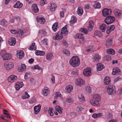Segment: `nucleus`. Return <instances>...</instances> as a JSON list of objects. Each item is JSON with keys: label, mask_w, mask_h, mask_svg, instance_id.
I'll return each instance as SVG.
<instances>
[{"label": "nucleus", "mask_w": 122, "mask_h": 122, "mask_svg": "<svg viewBox=\"0 0 122 122\" xmlns=\"http://www.w3.org/2000/svg\"><path fill=\"white\" fill-rule=\"evenodd\" d=\"M23 5V4L20 1L17 2L14 5L13 7L14 8L19 9L22 7Z\"/></svg>", "instance_id": "obj_27"}, {"label": "nucleus", "mask_w": 122, "mask_h": 122, "mask_svg": "<svg viewBox=\"0 0 122 122\" xmlns=\"http://www.w3.org/2000/svg\"><path fill=\"white\" fill-rule=\"evenodd\" d=\"M76 18L74 15L72 16L71 17V20L70 21V23L71 25H73L76 22Z\"/></svg>", "instance_id": "obj_25"}, {"label": "nucleus", "mask_w": 122, "mask_h": 122, "mask_svg": "<svg viewBox=\"0 0 122 122\" xmlns=\"http://www.w3.org/2000/svg\"><path fill=\"white\" fill-rule=\"evenodd\" d=\"M112 11L111 9H105L102 11V14L105 17H107L111 15Z\"/></svg>", "instance_id": "obj_5"}, {"label": "nucleus", "mask_w": 122, "mask_h": 122, "mask_svg": "<svg viewBox=\"0 0 122 122\" xmlns=\"http://www.w3.org/2000/svg\"><path fill=\"white\" fill-rule=\"evenodd\" d=\"M61 94L60 92H56L55 95L54 97L55 99H57L59 97L61 96Z\"/></svg>", "instance_id": "obj_51"}, {"label": "nucleus", "mask_w": 122, "mask_h": 122, "mask_svg": "<svg viewBox=\"0 0 122 122\" xmlns=\"http://www.w3.org/2000/svg\"><path fill=\"white\" fill-rule=\"evenodd\" d=\"M100 97L99 95L98 94H95L93 96V98L92 99L98 100L99 101L100 100Z\"/></svg>", "instance_id": "obj_45"}, {"label": "nucleus", "mask_w": 122, "mask_h": 122, "mask_svg": "<svg viewBox=\"0 0 122 122\" xmlns=\"http://www.w3.org/2000/svg\"><path fill=\"white\" fill-rule=\"evenodd\" d=\"M78 96L79 99L81 102H85V98L83 95L80 94Z\"/></svg>", "instance_id": "obj_36"}, {"label": "nucleus", "mask_w": 122, "mask_h": 122, "mask_svg": "<svg viewBox=\"0 0 122 122\" xmlns=\"http://www.w3.org/2000/svg\"><path fill=\"white\" fill-rule=\"evenodd\" d=\"M102 114L101 113H99L98 114L94 113L92 116V117L94 118H96L100 117H101L102 116Z\"/></svg>", "instance_id": "obj_47"}, {"label": "nucleus", "mask_w": 122, "mask_h": 122, "mask_svg": "<svg viewBox=\"0 0 122 122\" xmlns=\"http://www.w3.org/2000/svg\"><path fill=\"white\" fill-rule=\"evenodd\" d=\"M63 53L67 56H69L70 54V51L68 49H65L62 51Z\"/></svg>", "instance_id": "obj_46"}, {"label": "nucleus", "mask_w": 122, "mask_h": 122, "mask_svg": "<svg viewBox=\"0 0 122 122\" xmlns=\"http://www.w3.org/2000/svg\"><path fill=\"white\" fill-rule=\"evenodd\" d=\"M83 73L85 76H88L91 75V68H87L84 69Z\"/></svg>", "instance_id": "obj_10"}, {"label": "nucleus", "mask_w": 122, "mask_h": 122, "mask_svg": "<svg viewBox=\"0 0 122 122\" xmlns=\"http://www.w3.org/2000/svg\"><path fill=\"white\" fill-rule=\"evenodd\" d=\"M57 7L56 4L53 3H51L50 7V10L51 11H54L55 10V9Z\"/></svg>", "instance_id": "obj_26"}, {"label": "nucleus", "mask_w": 122, "mask_h": 122, "mask_svg": "<svg viewBox=\"0 0 122 122\" xmlns=\"http://www.w3.org/2000/svg\"><path fill=\"white\" fill-rule=\"evenodd\" d=\"M73 89V86L71 85H69L66 87L67 91L69 92Z\"/></svg>", "instance_id": "obj_48"}, {"label": "nucleus", "mask_w": 122, "mask_h": 122, "mask_svg": "<svg viewBox=\"0 0 122 122\" xmlns=\"http://www.w3.org/2000/svg\"><path fill=\"white\" fill-rule=\"evenodd\" d=\"M99 101L98 100L92 99L90 100V103L91 105L93 106H99Z\"/></svg>", "instance_id": "obj_16"}, {"label": "nucleus", "mask_w": 122, "mask_h": 122, "mask_svg": "<svg viewBox=\"0 0 122 122\" xmlns=\"http://www.w3.org/2000/svg\"><path fill=\"white\" fill-rule=\"evenodd\" d=\"M11 57V55L10 54L6 53L2 56L3 60L6 61L10 59Z\"/></svg>", "instance_id": "obj_21"}, {"label": "nucleus", "mask_w": 122, "mask_h": 122, "mask_svg": "<svg viewBox=\"0 0 122 122\" xmlns=\"http://www.w3.org/2000/svg\"><path fill=\"white\" fill-rule=\"evenodd\" d=\"M84 9H85L88 10L90 8V5L88 4H85L84 5Z\"/></svg>", "instance_id": "obj_61"}, {"label": "nucleus", "mask_w": 122, "mask_h": 122, "mask_svg": "<svg viewBox=\"0 0 122 122\" xmlns=\"http://www.w3.org/2000/svg\"><path fill=\"white\" fill-rule=\"evenodd\" d=\"M94 23L92 21H90L89 22L88 25L87 27V29L89 31L92 30L93 28Z\"/></svg>", "instance_id": "obj_20"}, {"label": "nucleus", "mask_w": 122, "mask_h": 122, "mask_svg": "<svg viewBox=\"0 0 122 122\" xmlns=\"http://www.w3.org/2000/svg\"><path fill=\"white\" fill-rule=\"evenodd\" d=\"M107 91L108 94L111 95H113L116 92L115 87L112 85H110L108 86Z\"/></svg>", "instance_id": "obj_2"}, {"label": "nucleus", "mask_w": 122, "mask_h": 122, "mask_svg": "<svg viewBox=\"0 0 122 122\" xmlns=\"http://www.w3.org/2000/svg\"><path fill=\"white\" fill-rule=\"evenodd\" d=\"M24 53L23 51L18 50L17 51V56L20 59H22L24 57Z\"/></svg>", "instance_id": "obj_12"}, {"label": "nucleus", "mask_w": 122, "mask_h": 122, "mask_svg": "<svg viewBox=\"0 0 122 122\" xmlns=\"http://www.w3.org/2000/svg\"><path fill=\"white\" fill-rule=\"evenodd\" d=\"M107 25L105 24H102L100 26V29L103 32H104L107 28Z\"/></svg>", "instance_id": "obj_42"}, {"label": "nucleus", "mask_w": 122, "mask_h": 122, "mask_svg": "<svg viewBox=\"0 0 122 122\" xmlns=\"http://www.w3.org/2000/svg\"><path fill=\"white\" fill-rule=\"evenodd\" d=\"M42 94L45 96H47L50 92V90L48 88L45 87L42 90Z\"/></svg>", "instance_id": "obj_19"}, {"label": "nucleus", "mask_w": 122, "mask_h": 122, "mask_svg": "<svg viewBox=\"0 0 122 122\" xmlns=\"http://www.w3.org/2000/svg\"><path fill=\"white\" fill-rule=\"evenodd\" d=\"M75 38H80L82 40L81 41H79V43L81 44L83 43L84 41V35L82 34L79 33L76 34L75 36Z\"/></svg>", "instance_id": "obj_9"}, {"label": "nucleus", "mask_w": 122, "mask_h": 122, "mask_svg": "<svg viewBox=\"0 0 122 122\" xmlns=\"http://www.w3.org/2000/svg\"><path fill=\"white\" fill-rule=\"evenodd\" d=\"M56 110L59 113L61 114L62 113L63 109L60 106H57L55 107Z\"/></svg>", "instance_id": "obj_40"}, {"label": "nucleus", "mask_w": 122, "mask_h": 122, "mask_svg": "<svg viewBox=\"0 0 122 122\" xmlns=\"http://www.w3.org/2000/svg\"><path fill=\"white\" fill-rule=\"evenodd\" d=\"M112 42V40L111 39H107L106 43V47L108 48L111 46Z\"/></svg>", "instance_id": "obj_33"}, {"label": "nucleus", "mask_w": 122, "mask_h": 122, "mask_svg": "<svg viewBox=\"0 0 122 122\" xmlns=\"http://www.w3.org/2000/svg\"><path fill=\"white\" fill-rule=\"evenodd\" d=\"M97 70L99 71H101L104 68V66L101 63H98L97 65Z\"/></svg>", "instance_id": "obj_29"}, {"label": "nucleus", "mask_w": 122, "mask_h": 122, "mask_svg": "<svg viewBox=\"0 0 122 122\" xmlns=\"http://www.w3.org/2000/svg\"><path fill=\"white\" fill-rule=\"evenodd\" d=\"M47 41V39L45 38L42 41V43L44 45H46L48 44Z\"/></svg>", "instance_id": "obj_59"}, {"label": "nucleus", "mask_w": 122, "mask_h": 122, "mask_svg": "<svg viewBox=\"0 0 122 122\" xmlns=\"http://www.w3.org/2000/svg\"><path fill=\"white\" fill-rule=\"evenodd\" d=\"M115 20V18L114 16H109L106 18L105 21L107 24H109L113 23Z\"/></svg>", "instance_id": "obj_3"}, {"label": "nucleus", "mask_w": 122, "mask_h": 122, "mask_svg": "<svg viewBox=\"0 0 122 122\" xmlns=\"http://www.w3.org/2000/svg\"><path fill=\"white\" fill-rule=\"evenodd\" d=\"M107 27L111 31H112L115 28V26L114 25H112L108 26Z\"/></svg>", "instance_id": "obj_54"}, {"label": "nucleus", "mask_w": 122, "mask_h": 122, "mask_svg": "<svg viewBox=\"0 0 122 122\" xmlns=\"http://www.w3.org/2000/svg\"><path fill=\"white\" fill-rule=\"evenodd\" d=\"M33 11L35 13H37L39 10L37 5L36 4H34L32 6Z\"/></svg>", "instance_id": "obj_30"}, {"label": "nucleus", "mask_w": 122, "mask_h": 122, "mask_svg": "<svg viewBox=\"0 0 122 122\" xmlns=\"http://www.w3.org/2000/svg\"><path fill=\"white\" fill-rule=\"evenodd\" d=\"M28 49L31 50H36V46L35 45V43H33L32 44V45L28 48Z\"/></svg>", "instance_id": "obj_38"}, {"label": "nucleus", "mask_w": 122, "mask_h": 122, "mask_svg": "<svg viewBox=\"0 0 122 122\" xmlns=\"http://www.w3.org/2000/svg\"><path fill=\"white\" fill-rule=\"evenodd\" d=\"M41 108V106L40 105H38L35 106L34 107V113L35 114H37L40 111Z\"/></svg>", "instance_id": "obj_22"}, {"label": "nucleus", "mask_w": 122, "mask_h": 122, "mask_svg": "<svg viewBox=\"0 0 122 122\" xmlns=\"http://www.w3.org/2000/svg\"><path fill=\"white\" fill-rule=\"evenodd\" d=\"M46 58L47 60L51 61L53 59L54 56L52 53H49L46 55Z\"/></svg>", "instance_id": "obj_11"}, {"label": "nucleus", "mask_w": 122, "mask_h": 122, "mask_svg": "<svg viewBox=\"0 0 122 122\" xmlns=\"http://www.w3.org/2000/svg\"><path fill=\"white\" fill-rule=\"evenodd\" d=\"M111 81L110 78L108 76L106 77L104 80V84L105 85L109 84Z\"/></svg>", "instance_id": "obj_34"}, {"label": "nucleus", "mask_w": 122, "mask_h": 122, "mask_svg": "<svg viewBox=\"0 0 122 122\" xmlns=\"http://www.w3.org/2000/svg\"><path fill=\"white\" fill-rule=\"evenodd\" d=\"M85 81L81 78L77 79L75 82L76 85L78 86H82L85 84Z\"/></svg>", "instance_id": "obj_4"}, {"label": "nucleus", "mask_w": 122, "mask_h": 122, "mask_svg": "<svg viewBox=\"0 0 122 122\" xmlns=\"http://www.w3.org/2000/svg\"><path fill=\"white\" fill-rule=\"evenodd\" d=\"M86 92L89 93H91V92L92 89L91 87L89 85L86 86L85 87Z\"/></svg>", "instance_id": "obj_39"}, {"label": "nucleus", "mask_w": 122, "mask_h": 122, "mask_svg": "<svg viewBox=\"0 0 122 122\" xmlns=\"http://www.w3.org/2000/svg\"><path fill=\"white\" fill-rule=\"evenodd\" d=\"M4 66L6 69L8 70L13 68L14 67V65L12 62H8L5 64Z\"/></svg>", "instance_id": "obj_7"}, {"label": "nucleus", "mask_w": 122, "mask_h": 122, "mask_svg": "<svg viewBox=\"0 0 122 122\" xmlns=\"http://www.w3.org/2000/svg\"><path fill=\"white\" fill-rule=\"evenodd\" d=\"M62 44L63 45L66 46H68V44L67 42L65 40H63L62 41Z\"/></svg>", "instance_id": "obj_58"}, {"label": "nucleus", "mask_w": 122, "mask_h": 122, "mask_svg": "<svg viewBox=\"0 0 122 122\" xmlns=\"http://www.w3.org/2000/svg\"><path fill=\"white\" fill-rule=\"evenodd\" d=\"M26 68V65L24 64H22L18 68V70L20 72H22L25 71Z\"/></svg>", "instance_id": "obj_32"}, {"label": "nucleus", "mask_w": 122, "mask_h": 122, "mask_svg": "<svg viewBox=\"0 0 122 122\" xmlns=\"http://www.w3.org/2000/svg\"><path fill=\"white\" fill-rule=\"evenodd\" d=\"M24 86V84L22 82H18L16 83L15 85V88L16 90H19L22 87Z\"/></svg>", "instance_id": "obj_18"}, {"label": "nucleus", "mask_w": 122, "mask_h": 122, "mask_svg": "<svg viewBox=\"0 0 122 122\" xmlns=\"http://www.w3.org/2000/svg\"><path fill=\"white\" fill-rule=\"evenodd\" d=\"M47 3V2L46 0H42L40 1V4L41 6H43Z\"/></svg>", "instance_id": "obj_55"}, {"label": "nucleus", "mask_w": 122, "mask_h": 122, "mask_svg": "<svg viewBox=\"0 0 122 122\" xmlns=\"http://www.w3.org/2000/svg\"><path fill=\"white\" fill-rule=\"evenodd\" d=\"M66 10L65 9H62V10L60 12L61 17H63L64 16V13L66 11Z\"/></svg>", "instance_id": "obj_50"}, {"label": "nucleus", "mask_w": 122, "mask_h": 122, "mask_svg": "<svg viewBox=\"0 0 122 122\" xmlns=\"http://www.w3.org/2000/svg\"><path fill=\"white\" fill-rule=\"evenodd\" d=\"M83 109V108L80 106H78L76 108V110L78 112H80Z\"/></svg>", "instance_id": "obj_64"}, {"label": "nucleus", "mask_w": 122, "mask_h": 122, "mask_svg": "<svg viewBox=\"0 0 122 122\" xmlns=\"http://www.w3.org/2000/svg\"><path fill=\"white\" fill-rule=\"evenodd\" d=\"M77 14L80 16L83 13V10L81 7L78 8L77 11Z\"/></svg>", "instance_id": "obj_37"}, {"label": "nucleus", "mask_w": 122, "mask_h": 122, "mask_svg": "<svg viewBox=\"0 0 122 122\" xmlns=\"http://www.w3.org/2000/svg\"><path fill=\"white\" fill-rule=\"evenodd\" d=\"M68 26L67 25H66L61 29V33L63 35L64 34V35H66L68 34V31L67 30V27Z\"/></svg>", "instance_id": "obj_13"}, {"label": "nucleus", "mask_w": 122, "mask_h": 122, "mask_svg": "<svg viewBox=\"0 0 122 122\" xmlns=\"http://www.w3.org/2000/svg\"><path fill=\"white\" fill-rule=\"evenodd\" d=\"M101 58L100 56L98 54H96L93 58V61L97 62Z\"/></svg>", "instance_id": "obj_23"}, {"label": "nucleus", "mask_w": 122, "mask_h": 122, "mask_svg": "<svg viewBox=\"0 0 122 122\" xmlns=\"http://www.w3.org/2000/svg\"><path fill=\"white\" fill-rule=\"evenodd\" d=\"M114 15L117 18H119L122 12L118 9H115L113 11Z\"/></svg>", "instance_id": "obj_17"}, {"label": "nucleus", "mask_w": 122, "mask_h": 122, "mask_svg": "<svg viewBox=\"0 0 122 122\" xmlns=\"http://www.w3.org/2000/svg\"><path fill=\"white\" fill-rule=\"evenodd\" d=\"M107 53L112 55H113L115 53V51L112 48H110L107 50Z\"/></svg>", "instance_id": "obj_43"}, {"label": "nucleus", "mask_w": 122, "mask_h": 122, "mask_svg": "<svg viewBox=\"0 0 122 122\" xmlns=\"http://www.w3.org/2000/svg\"><path fill=\"white\" fill-rule=\"evenodd\" d=\"M16 42V39L14 37H11L8 40L9 44L11 46H14Z\"/></svg>", "instance_id": "obj_15"}, {"label": "nucleus", "mask_w": 122, "mask_h": 122, "mask_svg": "<svg viewBox=\"0 0 122 122\" xmlns=\"http://www.w3.org/2000/svg\"><path fill=\"white\" fill-rule=\"evenodd\" d=\"M17 79V77L16 76L12 75L9 77L8 80L9 82L13 83L15 82Z\"/></svg>", "instance_id": "obj_6"}, {"label": "nucleus", "mask_w": 122, "mask_h": 122, "mask_svg": "<svg viewBox=\"0 0 122 122\" xmlns=\"http://www.w3.org/2000/svg\"><path fill=\"white\" fill-rule=\"evenodd\" d=\"M78 70H76L73 71L71 73V74L73 75H77L78 74Z\"/></svg>", "instance_id": "obj_57"}, {"label": "nucleus", "mask_w": 122, "mask_h": 122, "mask_svg": "<svg viewBox=\"0 0 122 122\" xmlns=\"http://www.w3.org/2000/svg\"><path fill=\"white\" fill-rule=\"evenodd\" d=\"M36 19L37 22H39L42 24L44 23L45 22L44 17L42 15H38Z\"/></svg>", "instance_id": "obj_8"}, {"label": "nucleus", "mask_w": 122, "mask_h": 122, "mask_svg": "<svg viewBox=\"0 0 122 122\" xmlns=\"http://www.w3.org/2000/svg\"><path fill=\"white\" fill-rule=\"evenodd\" d=\"M0 24L6 27L8 25L7 22L5 19H3L0 21Z\"/></svg>", "instance_id": "obj_35"}, {"label": "nucleus", "mask_w": 122, "mask_h": 122, "mask_svg": "<svg viewBox=\"0 0 122 122\" xmlns=\"http://www.w3.org/2000/svg\"><path fill=\"white\" fill-rule=\"evenodd\" d=\"M58 25V23L57 22L55 23L52 25V28L54 31L56 32L58 30L59 28Z\"/></svg>", "instance_id": "obj_24"}, {"label": "nucleus", "mask_w": 122, "mask_h": 122, "mask_svg": "<svg viewBox=\"0 0 122 122\" xmlns=\"http://www.w3.org/2000/svg\"><path fill=\"white\" fill-rule=\"evenodd\" d=\"M121 72L120 69L117 67H115L113 69L112 74L113 75H115L117 74H120Z\"/></svg>", "instance_id": "obj_14"}, {"label": "nucleus", "mask_w": 122, "mask_h": 122, "mask_svg": "<svg viewBox=\"0 0 122 122\" xmlns=\"http://www.w3.org/2000/svg\"><path fill=\"white\" fill-rule=\"evenodd\" d=\"M81 31L86 34H87L88 32V30L85 28H81L80 29Z\"/></svg>", "instance_id": "obj_49"}, {"label": "nucleus", "mask_w": 122, "mask_h": 122, "mask_svg": "<svg viewBox=\"0 0 122 122\" xmlns=\"http://www.w3.org/2000/svg\"><path fill=\"white\" fill-rule=\"evenodd\" d=\"M53 108L51 107H50L49 108L48 110V113L50 116H52L54 115V114L52 112Z\"/></svg>", "instance_id": "obj_53"}, {"label": "nucleus", "mask_w": 122, "mask_h": 122, "mask_svg": "<svg viewBox=\"0 0 122 122\" xmlns=\"http://www.w3.org/2000/svg\"><path fill=\"white\" fill-rule=\"evenodd\" d=\"M25 32H24V30H20V31H19V34L20 35V36H21L23 35L24 33Z\"/></svg>", "instance_id": "obj_62"}, {"label": "nucleus", "mask_w": 122, "mask_h": 122, "mask_svg": "<svg viewBox=\"0 0 122 122\" xmlns=\"http://www.w3.org/2000/svg\"><path fill=\"white\" fill-rule=\"evenodd\" d=\"M63 37V35L60 33L56 34L55 37V39L56 40H61Z\"/></svg>", "instance_id": "obj_28"}, {"label": "nucleus", "mask_w": 122, "mask_h": 122, "mask_svg": "<svg viewBox=\"0 0 122 122\" xmlns=\"http://www.w3.org/2000/svg\"><path fill=\"white\" fill-rule=\"evenodd\" d=\"M93 6L95 8H100L101 6L100 3L96 1L95 2Z\"/></svg>", "instance_id": "obj_44"}, {"label": "nucleus", "mask_w": 122, "mask_h": 122, "mask_svg": "<svg viewBox=\"0 0 122 122\" xmlns=\"http://www.w3.org/2000/svg\"><path fill=\"white\" fill-rule=\"evenodd\" d=\"M69 63L73 67H77L79 66L80 64V59L77 56H73L70 59Z\"/></svg>", "instance_id": "obj_1"}, {"label": "nucleus", "mask_w": 122, "mask_h": 122, "mask_svg": "<svg viewBox=\"0 0 122 122\" xmlns=\"http://www.w3.org/2000/svg\"><path fill=\"white\" fill-rule=\"evenodd\" d=\"M35 53L37 56H43L45 55V52L42 51L37 50L35 51Z\"/></svg>", "instance_id": "obj_31"}, {"label": "nucleus", "mask_w": 122, "mask_h": 122, "mask_svg": "<svg viewBox=\"0 0 122 122\" xmlns=\"http://www.w3.org/2000/svg\"><path fill=\"white\" fill-rule=\"evenodd\" d=\"M31 68L33 70L38 69L40 70L41 69V67L39 66L38 65H36L34 66H33L31 67Z\"/></svg>", "instance_id": "obj_52"}, {"label": "nucleus", "mask_w": 122, "mask_h": 122, "mask_svg": "<svg viewBox=\"0 0 122 122\" xmlns=\"http://www.w3.org/2000/svg\"><path fill=\"white\" fill-rule=\"evenodd\" d=\"M90 48L89 49H88L87 50V52H89L90 51H93V47L92 46H90Z\"/></svg>", "instance_id": "obj_63"}, {"label": "nucleus", "mask_w": 122, "mask_h": 122, "mask_svg": "<svg viewBox=\"0 0 122 122\" xmlns=\"http://www.w3.org/2000/svg\"><path fill=\"white\" fill-rule=\"evenodd\" d=\"M66 101L68 103H72L73 102V100L72 98H69L66 99Z\"/></svg>", "instance_id": "obj_56"}, {"label": "nucleus", "mask_w": 122, "mask_h": 122, "mask_svg": "<svg viewBox=\"0 0 122 122\" xmlns=\"http://www.w3.org/2000/svg\"><path fill=\"white\" fill-rule=\"evenodd\" d=\"M30 97V96L28 94L27 92H25L24 94H23L22 97V98L23 99H28Z\"/></svg>", "instance_id": "obj_41"}, {"label": "nucleus", "mask_w": 122, "mask_h": 122, "mask_svg": "<svg viewBox=\"0 0 122 122\" xmlns=\"http://www.w3.org/2000/svg\"><path fill=\"white\" fill-rule=\"evenodd\" d=\"M105 58L106 61H110L111 59V57L109 56L108 55L106 56L105 57Z\"/></svg>", "instance_id": "obj_60"}]
</instances>
